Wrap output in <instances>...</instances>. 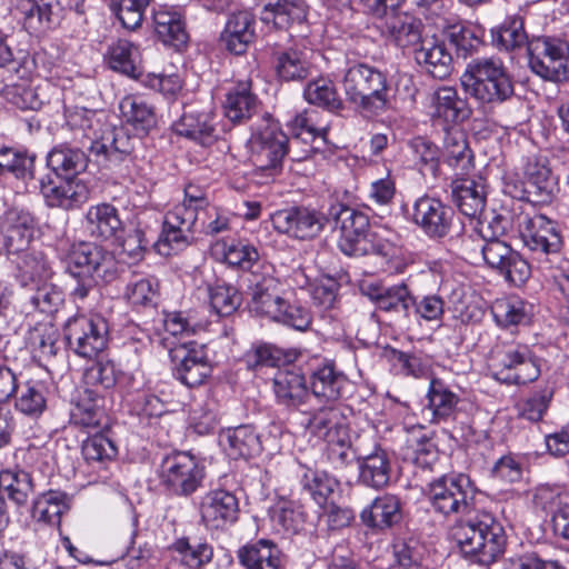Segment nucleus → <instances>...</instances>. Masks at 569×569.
<instances>
[{
  "mask_svg": "<svg viewBox=\"0 0 569 569\" xmlns=\"http://www.w3.org/2000/svg\"><path fill=\"white\" fill-rule=\"evenodd\" d=\"M211 308L221 317L232 315L241 305L239 291L230 284L218 283L208 288Z\"/></svg>",
  "mask_w": 569,
  "mask_h": 569,
  "instance_id": "obj_57",
  "label": "nucleus"
},
{
  "mask_svg": "<svg viewBox=\"0 0 569 569\" xmlns=\"http://www.w3.org/2000/svg\"><path fill=\"white\" fill-rule=\"evenodd\" d=\"M467 94L480 106L496 107L509 100L513 93V82L502 60L495 57L471 60L460 77Z\"/></svg>",
  "mask_w": 569,
  "mask_h": 569,
  "instance_id": "obj_5",
  "label": "nucleus"
},
{
  "mask_svg": "<svg viewBox=\"0 0 569 569\" xmlns=\"http://www.w3.org/2000/svg\"><path fill=\"white\" fill-rule=\"evenodd\" d=\"M238 557L246 569H279V550L268 540L244 546Z\"/></svg>",
  "mask_w": 569,
  "mask_h": 569,
  "instance_id": "obj_46",
  "label": "nucleus"
},
{
  "mask_svg": "<svg viewBox=\"0 0 569 569\" xmlns=\"http://www.w3.org/2000/svg\"><path fill=\"white\" fill-rule=\"evenodd\" d=\"M71 497L61 490H48L41 493L32 506V518L37 522L59 526L61 516L70 509Z\"/></svg>",
  "mask_w": 569,
  "mask_h": 569,
  "instance_id": "obj_38",
  "label": "nucleus"
},
{
  "mask_svg": "<svg viewBox=\"0 0 569 569\" xmlns=\"http://www.w3.org/2000/svg\"><path fill=\"white\" fill-rule=\"evenodd\" d=\"M428 409L431 411L432 421L440 422L455 416L459 396L440 379H431L427 393Z\"/></svg>",
  "mask_w": 569,
  "mask_h": 569,
  "instance_id": "obj_43",
  "label": "nucleus"
},
{
  "mask_svg": "<svg viewBox=\"0 0 569 569\" xmlns=\"http://www.w3.org/2000/svg\"><path fill=\"white\" fill-rule=\"evenodd\" d=\"M204 478V468L187 451L166 456L160 465V485L171 495L188 497L196 492Z\"/></svg>",
  "mask_w": 569,
  "mask_h": 569,
  "instance_id": "obj_8",
  "label": "nucleus"
},
{
  "mask_svg": "<svg viewBox=\"0 0 569 569\" xmlns=\"http://www.w3.org/2000/svg\"><path fill=\"white\" fill-rule=\"evenodd\" d=\"M239 500L234 493L223 489L211 490L200 503L201 520L210 530L224 529L239 518Z\"/></svg>",
  "mask_w": 569,
  "mask_h": 569,
  "instance_id": "obj_14",
  "label": "nucleus"
},
{
  "mask_svg": "<svg viewBox=\"0 0 569 569\" xmlns=\"http://www.w3.org/2000/svg\"><path fill=\"white\" fill-rule=\"evenodd\" d=\"M154 31L164 46L181 50L188 42L184 22L177 12L157 11L153 16Z\"/></svg>",
  "mask_w": 569,
  "mask_h": 569,
  "instance_id": "obj_45",
  "label": "nucleus"
},
{
  "mask_svg": "<svg viewBox=\"0 0 569 569\" xmlns=\"http://www.w3.org/2000/svg\"><path fill=\"white\" fill-rule=\"evenodd\" d=\"M87 231L97 240H112L111 246L147 249L141 230H133L123 238L117 209L108 203L91 207L87 213Z\"/></svg>",
  "mask_w": 569,
  "mask_h": 569,
  "instance_id": "obj_12",
  "label": "nucleus"
},
{
  "mask_svg": "<svg viewBox=\"0 0 569 569\" xmlns=\"http://www.w3.org/2000/svg\"><path fill=\"white\" fill-rule=\"evenodd\" d=\"M249 311L258 317H266L273 320L280 317V306L284 303V296L280 282L270 276H254L249 279Z\"/></svg>",
  "mask_w": 569,
  "mask_h": 569,
  "instance_id": "obj_15",
  "label": "nucleus"
},
{
  "mask_svg": "<svg viewBox=\"0 0 569 569\" xmlns=\"http://www.w3.org/2000/svg\"><path fill=\"white\" fill-rule=\"evenodd\" d=\"M220 442L233 459L249 458L261 451L259 435L250 425L227 429L220 436Z\"/></svg>",
  "mask_w": 569,
  "mask_h": 569,
  "instance_id": "obj_36",
  "label": "nucleus"
},
{
  "mask_svg": "<svg viewBox=\"0 0 569 569\" xmlns=\"http://www.w3.org/2000/svg\"><path fill=\"white\" fill-rule=\"evenodd\" d=\"M271 521L278 531L295 533L305 523V512L302 508L293 506L292 502L282 501L271 509Z\"/></svg>",
  "mask_w": 569,
  "mask_h": 569,
  "instance_id": "obj_56",
  "label": "nucleus"
},
{
  "mask_svg": "<svg viewBox=\"0 0 569 569\" xmlns=\"http://www.w3.org/2000/svg\"><path fill=\"white\" fill-rule=\"evenodd\" d=\"M173 131L202 146L211 144L216 139L213 117L210 112L193 109L184 110L173 122Z\"/></svg>",
  "mask_w": 569,
  "mask_h": 569,
  "instance_id": "obj_25",
  "label": "nucleus"
},
{
  "mask_svg": "<svg viewBox=\"0 0 569 569\" xmlns=\"http://www.w3.org/2000/svg\"><path fill=\"white\" fill-rule=\"evenodd\" d=\"M36 156L14 148L0 149V174H11L21 180L32 179Z\"/></svg>",
  "mask_w": 569,
  "mask_h": 569,
  "instance_id": "obj_50",
  "label": "nucleus"
},
{
  "mask_svg": "<svg viewBox=\"0 0 569 569\" xmlns=\"http://www.w3.org/2000/svg\"><path fill=\"white\" fill-rule=\"evenodd\" d=\"M317 117L316 110L298 113L291 121V140L273 120H267L259 127L249 140L250 161L257 170L268 172L270 176L278 173L282 168L284 156L290 154L292 146L299 141L308 148L303 150V154L293 156L292 160L300 161L320 149V146L315 143L327 142L329 127L318 126Z\"/></svg>",
  "mask_w": 569,
  "mask_h": 569,
  "instance_id": "obj_2",
  "label": "nucleus"
},
{
  "mask_svg": "<svg viewBox=\"0 0 569 569\" xmlns=\"http://www.w3.org/2000/svg\"><path fill=\"white\" fill-rule=\"evenodd\" d=\"M273 69L279 80L303 81L311 74V62L305 50L280 49L273 53Z\"/></svg>",
  "mask_w": 569,
  "mask_h": 569,
  "instance_id": "obj_30",
  "label": "nucleus"
},
{
  "mask_svg": "<svg viewBox=\"0 0 569 569\" xmlns=\"http://www.w3.org/2000/svg\"><path fill=\"white\" fill-rule=\"evenodd\" d=\"M291 292L284 296V303L280 306V317H274L273 321L281 322L297 330H306L311 323V316L308 309L301 305L291 303Z\"/></svg>",
  "mask_w": 569,
  "mask_h": 569,
  "instance_id": "obj_63",
  "label": "nucleus"
},
{
  "mask_svg": "<svg viewBox=\"0 0 569 569\" xmlns=\"http://www.w3.org/2000/svg\"><path fill=\"white\" fill-rule=\"evenodd\" d=\"M72 418L77 425L88 429H103L108 426L104 398L97 390L87 389L77 403Z\"/></svg>",
  "mask_w": 569,
  "mask_h": 569,
  "instance_id": "obj_41",
  "label": "nucleus"
},
{
  "mask_svg": "<svg viewBox=\"0 0 569 569\" xmlns=\"http://www.w3.org/2000/svg\"><path fill=\"white\" fill-rule=\"evenodd\" d=\"M415 60L419 67L436 79L448 78L453 70V58L443 41L423 39L415 49Z\"/></svg>",
  "mask_w": 569,
  "mask_h": 569,
  "instance_id": "obj_21",
  "label": "nucleus"
},
{
  "mask_svg": "<svg viewBox=\"0 0 569 569\" xmlns=\"http://www.w3.org/2000/svg\"><path fill=\"white\" fill-rule=\"evenodd\" d=\"M84 380L89 389H111L117 382L116 367L111 361H97L86 370Z\"/></svg>",
  "mask_w": 569,
  "mask_h": 569,
  "instance_id": "obj_62",
  "label": "nucleus"
},
{
  "mask_svg": "<svg viewBox=\"0 0 569 569\" xmlns=\"http://www.w3.org/2000/svg\"><path fill=\"white\" fill-rule=\"evenodd\" d=\"M359 479L371 488L381 489L386 487L391 478V462L389 455L380 447L375 448L371 453L359 456Z\"/></svg>",
  "mask_w": 569,
  "mask_h": 569,
  "instance_id": "obj_33",
  "label": "nucleus"
},
{
  "mask_svg": "<svg viewBox=\"0 0 569 569\" xmlns=\"http://www.w3.org/2000/svg\"><path fill=\"white\" fill-rule=\"evenodd\" d=\"M16 266V277L22 286L48 280L51 269L43 251H8Z\"/></svg>",
  "mask_w": 569,
  "mask_h": 569,
  "instance_id": "obj_31",
  "label": "nucleus"
},
{
  "mask_svg": "<svg viewBox=\"0 0 569 569\" xmlns=\"http://www.w3.org/2000/svg\"><path fill=\"white\" fill-rule=\"evenodd\" d=\"M258 107L259 100L251 91L250 81H240L230 88L223 102L224 116L234 123L250 119Z\"/></svg>",
  "mask_w": 569,
  "mask_h": 569,
  "instance_id": "obj_32",
  "label": "nucleus"
},
{
  "mask_svg": "<svg viewBox=\"0 0 569 569\" xmlns=\"http://www.w3.org/2000/svg\"><path fill=\"white\" fill-rule=\"evenodd\" d=\"M256 38V18L246 10L229 16L220 34L224 48L233 54H243Z\"/></svg>",
  "mask_w": 569,
  "mask_h": 569,
  "instance_id": "obj_20",
  "label": "nucleus"
},
{
  "mask_svg": "<svg viewBox=\"0 0 569 569\" xmlns=\"http://www.w3.org/2000/svg\"><path fill=\"white\" fill-rule=\"evenodd\" d=\"M217 261L226 263L234 270L250 271L252 278L260 267L259 251H211Z\"/></svg>",
  "mask_w": 569,
  "mask_h": 569,
  "instance_id": "obj_61",
  "label": "nucleus"
},
{
  "mask_svg": "<svg viewBox=\"0 0 569 569\" xmlns=\"http://www.w3.org/2000/svg\"><path fill=\"white\" fill-rule=\"evenodd\" d=\"M360 518L366 526L371 528L391 527L402 518L400 499L389 493L377 497L370 506L361 511Z\"/></svg>",
  "mask_w": 569,
  "mask_h": 569,
  "instance_id": "obj_35",
  "label": "nucleus"
},
{
  "mask_svg": "<svg viewBox=\"0 0 569 569\" xmlns=\"http://www.w3.org/2000/svg\"><path fill=\"white\" fill-rule=\"evenodd\" d=\"M262 7L261 21L272 23L277 29H288L292 24H301L307 19L303 2L290 0H259Z\"/></svg>",
  "mask_w": 569,
  "mask_h": 569,
  "instance_id": "obj_28",
  "label": "nucleus"
},
{
  "mask_svg": "<svg viewBox=\"0 0 569 569\" xmlns=\"http://www.w3.org/2000/svg\"><path fill=\"white\" fill-rule=\"evenodd\" d=\"M303 97L309 103L332 112L343 109V102L336 87L328 79L321 78L309 82L303 90Z\"/></svg>",
  "mask_w": 569,
  "mask_h": 569,
  "instance_id": "obj_53",
  "label": "nucleus"
},
{
  "mask_svg": "<svg viewBox=\"0 0 569 569\" xmlns=\"http://www.w3.org/2000/svg\"><path fill=\"white\" fill-rule=\"evenodd\" d=\"M173 376L188 387L200 386L212 372L208 347L188 341L170 349Z\"/></svg>",
  "mask_w": 569,
  "mask_h": 569,
  "instance_id": "obj_11",
  "label": "nucleus"
},
{
  "mask_svg": "<svg viewBox=\"0 0 569 569\" xmlns=\"http://www.w3.org/2000/svg\"><path fill=\"white\" fill-rule=\"evenodd\" d=\"M329 217L335 221V229H339L341 237L349 243H352L356 236L362 233L369 224L365 213L342 202L330 206Z\"/></svg>",
  "mask_w": 569,
  "mask_h": 569,
  "instance_id": "obj_44",
  "label": "nucleus"
},
{
  "mask_svg": "<svg viewBox=\"0 0 569 569\" xmlns=\"http://www.w3.org/2000/svg\"><path fill=\"white\" fill-rule=\"evenodd\" d=\"M529 67L551 82L569 80V43L556 37H537L528 42Z\"/></svg>",
  "mask_w": 569,
  "mask_h": 569,
  "instance_id": "obj_7",
  "label": "nucleus"
},
{
  "mask_svg": "<svg viewBox=\"0 0 569 569\" xmlns=\"http://www.w3.org/2000/svg\"><path fill=\"white\" fill-rule=\"evenodd\" d=\"M519 233L528 249H556L562 246L557 222L542 214L526 217L519 224Z\"/></svg>",
  "mask_w": 569,
  "mask_h": 569,
  "instance_id": "obj_19",
  "label": "nucleus"
},
{
  "mask_svg": "<svg viewBox=\"0 0 569 569\" xmlns=\"http://www.w3.org/2000/svg\"><path fill=\"white\" fill-rule=\"evenodd\" d=\"M196 222L197 221L186 220V214H182L180 206H177L173 208V210L167 213L159 240L162 241L164 246L180 243H186L189 246L190 243L187 241V237L183 234L182 227L186 226L187 230H190L196 224Z\"/></svg>",
  "mask_w": 569,
  "mask_h": 569,
  "instance_id": "obj_58",
  "label": "nucleus"
},
{
  "mask_svg": "<svg viewBox=\"0 0 569 569\" xmlns=\"http://www.w3.org/2000/svg\"><path fill=\"white\" fill-rule=\"evenodd\" d=\"M409 146L418 159L421 172H429L432 177H437L441 158L438 146L422 137L412 139Z\"/></svg>",
  "mask_w": 569,
  "mask_h": 569,
  "instance_id": "obj_59",
  "label": "nucleus"
},
{
  "mask_svg": "<svg viewBox=\"0 0 569 569\" xmlns=\"http://www.w3.org/2000/svg\"><path fill=\"white\" fill-rule=\"evenodd\" d=\"M348 386L347 377L337 371L332 363L318 367L310 377L311 392L316 398L336 401Z\"/></svg>",
  "mask_w": 569,
  "mask_h": 569,
  "instance_id": "obj_39",
  "label": "nucleus"
},
{
  "mask_svg": "<svg viewBox=\"0 0 569 569\" xmlns=\"http://www.w3.org/2000/svg\"><path fill=\"white\" fill-rule=\"evenodd\" d=\"M476 495L469 476L451 473L430 483L428 498L435 512L456 519L452 537L461 552L480 565H489L503 551L505 530L489 512L472 515Z\"/></svg>",
  "mask_w": 569,
  "mask_h": 569,
  "instance_id": "obj_1",
  "label": "nucleus"
},
{
  "mask_svg": "<svg viewBox=\"0 0 569 569\" xmlns=\"http://www.w3.org/2000/svg\"><path fill=\"white\" fill-rule=\"evenodd\" d=\"M550 169L538 158H528L523 168V180L512 186V198L532 204H548L553 199V182Z\"/></svg>",
  "mask_w": 569,
  "mask_h": 569,
  "instance_id": "obj_13",
  "label": "nucleus"
},
{
  "mask_svg": "<svg viewBox=\"0 0 569 569\" xmlns=\"http://www.w3.org/2000/svg\"><path fill=\"white\" fill-rule=\"evenodd\" d=\"M151 0H111L110 9L127 30L141 27Z\"/></svg>",
  "mask_w": 569,
  "mask_h": 569,
  "instance_id": "obj_55",
  "label": "nucleus"
},
{
  "mask_svg": "<svg viewBox=\"0 0 569 569\" xmlns=\"http://www.w3.org/2000/svg\"><path fill=\"white\" fill-rule=\"evenodd\" d=\"M82 455L89 463H103L117 456V447L108 437L97 432L83 442Z\"/></svg>",
  "mask_w": 569,
  "mask_h": 569,
  "instance_id": "obj_60",
  "label": "nucleus"
},
{
  "mask_svg": "<svg viewBox=\"0 0 569 569\" xmlns=\"http://www.w3.org/2000/svg\"><path fill=\"white\" fill-rule=\"evenodd\" d=\"M64 337L76 355L91 359L106 349L109 326L101 315H77L68 319Z\"/></svg>",
  "mask_w": 569,
  "mask_h": 569,
  "instance_id": "obj_9",
  "label": "nucleus"
},
{
  "mask_svg": "<svg viewBox=\"0 0 569 569\" xmlns=\"http://www.w3.org/2000/svg\"><path fill=\"white\" fill-rule=\"evenodd\" d=\"M33 491L32 478L29 472L20 469L0 471V496L6 493L16 505L22 506Z\"/></svg>",
  "mask_w": 569,
  "mask_h": 569,
  "instance_id": "obj_49",
  "label": "nucleus"
},
{
  "mask_svg": "<svg viewBox=\"0 0 569 569\" xmlns=\"http://www.w3.org/2000/svg\"><path fill=\"white\" fill-rule=\"evenodd\" d=\"M491 313L499 327L508 329L528 325L535 313V307L518 296H507L492 302Z\"/></svg>",
  "mask_w": 569,
  "mask_h": 569,
  "instance_id": "obj_29",
  "label": "nucleus"
},
{
  "mask_svg": "<svg viewBox=\"0 0 569 569\" xmlns=\"http://www.w3.org/2000/svg\"><path fill=\"white\" fill-rule=\"evenodd\" d=\"M433 107L435 116L447 123H462L472 114L468 101L453 87H440L433 94Z\"/></svg>",
  "mask_w": 569,
  "mask_h": 569,
  "instance_id": "obj_34",
  "label": "nucleus"
},
{
  "mask_svg": "<svg viewBox=\"0 0 569 569\" xmlns=\"http://www.w3.org/2000/svg\"><path fill=\"white\" fill-rule=\"evenodd\" d=\"M87 153L78 147L61 143L51 149L47 156L48 167L63 179L76 178L88 167Z\"/></svg>",
  "mask_w": 569,
  "mask_h": 569,
  "instance_id": "obj_27",
  "label": "nucleus"
},
{
  "mask_svg": "<svg viewBox=\"0 0 569 569\" xmlns=\"http://www.w3.org/2000/svg\"><path fill=\"white\" fill-rule=\"evenodd\" d=\"M342 89L347 100L365 117H377L391 108V86L386 72L368 63L346 70Z\"/></svg>",
  "mask_w": 569,
  "mask_h": 569,
  "instance_id": "obj_4",
  "label": "nucleus"
},
{
  "mask_svg": "<svg viewBox=\"0 0 569 569\" xmlns=\"http://www.w3.org/2000/svg\"><path fill=\"white\" fill-rule=\"evenodd\" d=\"M492 41L505 50H515L530 42L520 17L508 18L497 30H492Z\"/></svg>",
  "mask_w": 569,
  "mask_h": 569,
  "instance_id": "obj_54",
  "label": "nucleus"
},
{
  "mask_svg": "<svg viewBox=\"0 0 569 569\" xmlns=\"http://www.w3.org/2000/svg\"><path fill=\"white\" fill-rule=\"evenodd\" d=\"M14 9L29 33L53 29L62 13L59 0H17Z\"/></svg>",
  "mask_w": 569,
  "mask_h": 569,
  "instance_id": "obj_16",
  "label": "nucleus"
},
{
  "mask_svg": "<svg viewBox=\"0 0 569 569\" xmlns=\"http://www.w3.org/2000/svg\"><path fill=\"white\" fill-rule=\"evenodd\" d=\"M271 220L279 232L300 240L316 237L323 227L322 219L317 212L302 207L279 210Z\"/></svg>",
  "mask_w": 569,
  "mask_h": 569,
  "instance_id": "obj_17",
  "label": "nucleus"
},
{
  "mask_svg": "<svg viewBox=\"0 0 569 569\" xmlns=\"http://www.w3.org/2000/svg\"><path fill=\"white\" fill-rule=\"evenodd\" d=\"M480 32L479 28L471 24H455L447 30L446 37L457 57L467 59L482 44Z\"/></svg>",
  "mask_w": 569,
  "mask_h": 569,
  "instance_id": "obj_52",
  "label": "nucleus"
},
{
  "mask_svg": "<svg viewBox=\"0 0 569 569\" xmlns=\"http://www.w3.org/2000/svg\"><path fill=\"white\" fill-rule=\"evenodd\" d=\"M492 377L506 385H526L540 376L538 358L527 345L511 343L493 350Z\"/></svg>",
  "mask_w": 569,
  "mask_h": 569,
  "instance_id": "obj_6",
  "label": "nucleus"
},
{
  "mask_svg": "<svg viewBox=\"0 0 569 569\" xmlns=\"http://www.w3.org/2000/svg\"><path fill=\"white\" fill-rule=\"evenodd\" d=\"M114 260V251H69L67 270L79 280L74 298L82 300L89 295L94 277L112 276L117 271Z\"/></svg>",
  "mask_w": 569,
  "mask_h": 569,
  "instance_id": "obj_10",
  "label": "nucleus"
},
{
  "mask_svg": "<svg viewBox=\"0 0 569 569\" xmlns=\"http://www.w3.org/2000/svg\"><path fill=\"white\" fill-rule=\"evenodd\" d=\"M31 222L28 213L16 209L0 217V249H28L34 236Z\"/></svg>",
  "mask_w": 569,
  "mask_h": 569,
  "instance_id": "obj_24",
  "label": "nucleus"
},
{
  "mask_svg": "<svg viewBox=\"0 0 569 569\" xmlns=\"http://www.w3.org/2000/svg\"><path fill=\"white\" fill-rule=\"evenodd\" d=\"M310 433L326 443L338 441L349 433L346 415L337 406H327L317 410L307 425Z\"/></svg>",
  "mask_w": 569,
  "mask_h": 569,
  "instance_id": "obj_23",
  "label": "nucleus"
},
{
  "mask_svg": "<svg viewBox=\"0 0 569 569\" xmlns=\"http://www.w3.org/2000/svg\"><path fill=\"white\" fill-rule=\"evenodd\" d=\"M386 30L400 48L420 46L422 23L407 12H396L387 18Z\"/></svg>",
  "mask_w": 569,
  "mask_h": 569,
  "instance_id": "obj_42",
  "label": "nucleus"
},
{
  "mask_svg": "<svg viewBox=\"0 0 569 569\" xmlns=\"http://www.w3.org/2000/svg\"><path fill=\"white\" fill-rule=\"evenodd\" d=\"M67 126L72 131H81L89 141V150L97 158L118 166L131 156L138 138L130 136L124 127L101 122L97 112L86 108H74L66 113Z\"/></svg>",
  "mask_w": 569,
  "mask_h": 569,
  "instance_id": "obj_3",
  "label": "nucleus"
},
{
  "mask_svg": "<svg viewBox=\"0 0 569 569\" xmlns=\"http://www.w3.org/2000/svg\"><path fill=\"white\" fill-rule=\"evenodd\" d=\"M300 483L319 506H323L339 487V481L335 477L309 468L301 476Z\"/></svg>",
  "mask_w": 569,
  "mask_h": 569,
  "instance_id": "obj_51",
  "label": "nucleus"
},
{
  "mask_svg": "<svg viewBox=\"0 0 569 569\" xmlns=\"http://www.w3.org/2000/svg\"><path fill=\"white\" fill-rule=\"evenodd\" d=\"M407 457L417 466L427 467L436 457V446L426 435H411L407 440Z\"/></svg>",
  "mask_w": 569,
  "mask_h": 569,
  "instance_id": "obj_64",
  "label": "nucleus"
},
{
  "mask_svg": "<svg viewBox=\"0 0 569 569\" xmlns=\"http://www.w3.org/2000/svg\"><path fill=\"white\" fill-rule=\"evenodd\" d=\"M453 203L466 217L480 219L487 201L486 186L469 178L453 180L450 184Z\"/></svg>",
  "mask_w": 569,
  "mask_h": 569,
  "instance_id": "obj_22",
  "label": "nucleus"
},
{
  "mask_svg": "<svg viewBox=\"0 0 569 569\" xmlns=\"http://www.w3.org/2000/svg\"><path fill=\"white\" fill-rule=\"evenodd\" d=\"M441 156L447 164L460 171L468 173L473 168V152L469 147L466 131L459 127H449L445 129Z\"/></svg>",
  "mask_w": 569,
  "mask_h": 569,
  "instance_id": "obj_26",
  "label": "nucleus"
},
{
  "mask_svg": "<svg viewBox=\"0 0 569 569\" xmlns=\"http://www.w3.org/2000/svg\"><path fill=\"white\" fill-rule=\"evenodd\" d=\"M104 59L113 71L132 79L142 77L139 49L128 40L119 39L112 42L108 47Z\"/></svg>",
  "mask_w": 569,
  "mask_h": 569,
  "instance_id": "obj_37",
  "label": "nucleus"
},
{
  "mask_svg": "<svg viewBox=\"0 0 569 569\" xmlns=\"http://www.w3.org/2000/svg\"><path fill=\"white\" fill-rule=\"evenodd\" d=\"M273 391L277 400L287 407H298L309 398L305 377L291 370H279L276 373Z\"/></svg>",
  "mask_w": 569,
  "mask_h": 569,
  "instance_id": "obj_40",
  "label": "nucleus"
},
{
  "mask_svg": "<svg viewBox=\"0 0 569 569\" xmlns=\"http://www.w3.org/2000/svg\"><path fill=\"white\" fill-rule=\"evenodd\" d=\"M452 217V209L436 198H419L413 207V221L430 238L445 237L449 232Z\"/></svg>",
  "mask_w": 569,
  "mask_h": 569,
  "instance_id": "obj_18",
  "label": "nucleus"
},
{
  "mask_svg": "<svg viewBox=\"0 0 569 569\" xmlns=\"http://www.w3.org/2000/svg\"><path fill=\"white\" fill-rule=\"evenodd\" d=\"M120 111L137 131L147 133L157 123L153 107L141 97H124L120 102Z\"/></svg>",
  "mask_w": 569,
  "mask_h": 569,
  "instance_id": "obj_48",
  "label": "nucleus"
},
{
  "mask_svg": "<svg viewBox=\"0 0 569 569\" xmlns=\"http://www.w3.org/2000/svg\"><path fill=\"white\" fill-rule=\"evenodd\" d=\"M14 407L26 416L39 417L47 408L48 388L44 382L31 380L17 387Z\"/></svg>",
  "mask_w": 569,
  "mask_h": 569,
  "instance_id": "obj_47",
  "label": "nucleus"
}]
</instances>
